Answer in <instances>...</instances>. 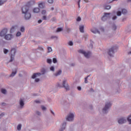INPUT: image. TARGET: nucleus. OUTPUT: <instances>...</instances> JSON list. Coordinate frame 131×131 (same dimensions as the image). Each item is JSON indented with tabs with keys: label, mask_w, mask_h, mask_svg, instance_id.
<instances>
[{
	"label": "nucleus",
	"mask_w": 131,
	"mask_h": 131,
	"mask_svg": "<svg viewBox=\"0 0 131 131\" xmlns=\"http://www.w3.org/2000/svg\"><path fill=\"white\" fill-rule=\"evenodd\" d=\"M23 14H25V18L26 20H29L30 18H31V14L30 13H28V11L29 9L28 7H26V6H24L22 8Z\"/></svg>",
	"instance_id": "f257e3e1"
},
{
	"label": "nucleus",
	"mask_w": 131,
	"mask_h": 131,
	"mask_svg": "<svg viewBox=\"0 0 131 131\" xmlns=\"http://www.w3.org/2000/svg\"><path fill=\"white\" fill-rule=\"evenodd\" d=\"M58 88H64L67 91L69 90V86L68 84H66V80H63L62 85H60V84H57Z\"/></svg>",
	"instance_id": "f03ea898"
},
{
	"label": "nucleus",
	"mask_w": 131,
	"mask_h": 131,
	"mask_svg": "<svg viewBox=\"0 0 131 131\" xmlns=\"http://www.w3.org/2000/svg\"><path fill=\"white\" fill-rule=\"evenodd\" d=\"M78 52L84 55L85 58H90L91 57V52H86L82 50H80L78 51Z\"/></svg>",
	"instance_id": "7ed1b4c3"
},
{
	"label": "nucleus",
	"mask_w": 131,
	"mask_h": 131,
	"mask_svg": "<svg viewBox=\"0 0 131 131\" xmlns=\"http://www.w3.org/2000/svg\"><path fill=\"white\" fill-rule=\"evenodd\" d=\"M15 54H16V49L12 48L11 50V51H10L11 59H10L9 62H12L13 61V60H14V58H13V56H15Z\"/></svg>",
	"instance_id": "20e7f679"
},
{
	"label": "nucleus",
	"mask_w": 131,
	"mask_h": 131,
	"mask_svg": "<svg viewBox=\"0 0 131 131\" xmlns=\"http://www.w3.org/2000/svg\"><path fill=\"white\" fill-rule=\"evenodd\" d=\"M111 103L110 102L105 103V107L103 109V113H107V111L111 107Z\"/></svg>",
	"instance_id": "39448f33"
},
{
	"label": "nucleus",
	"mask_w": 131,
	"mask_h": 131,
	"mask_svg": "<svg viewBox=\"0 0 131 131\" xmlns=\"http://www.w3.org/2000/svg\"><path fill=\"white\" fill-rule=\"evenodd\" d=\"M33 5H35V1L31 0L30 2H28L24 7H26V8L29 9L30 6H33Z\"/></svg>",
	"instance_id": "423d86ee"
},
{
	"label": "nucleus",
	"mask_w": 131,
	"mask_h": 131,
	"mask_svg": "<svg viewBox=\"0 0 131 131\" xmlns=\"http://www.w3.org/2000/svg\"><path fill=\"white\" fill-rule=\"evenodd\" d=\"M74 118V115L73 114H70L67 117V120L68 121H72Z\"/></svg>",
	"instance_id": "0eeeda50"
},
{
	"label": "nucleus",
	"mask_w": 131,
	"mask_h": 131,
	"mask_svg": "<svg viewBox=\"0 0 131 131\" xmlns=\"http://www.w3.org/2000/svg\"><path fill=\"white\" fill-rule=\"evenodd\" d=\"M7 33H8V29H4L0 32V36H5L6 35Z\"/></svg>",
	"instance_id": "6e6552de"
},
{
	"label": "nucleus",
	"mask_w": 131,
	"mask_h": 131,
	"mask_svg": "<svg viewBox=\"0 0 131 131\" xmlns=\"http://www.w3.org/2000/svg\"><path fill=\"white\" fill-rule=\"evenodd\" d=\"M114 49H115V47H113L111 48L108 52V54L110 57H113V54H114Z\"/></svg>",
	"instance_id": "1a4fd4ad"
},
{
	"label": "nucleus",
	"mask_w": 131,
	"mask_h": 131,
	"mask_svg": "<svg viewBox=\"0 0 131 131\" xmlns=\"http://www.w3.org/2000/svg\"><path fill=\"white\" fill-rule=\"evenodd\" d=\"M110 13H104V15L102 17L101 20L102 21H105L108 19V18H110Z\"/></svg>",
	"instance_id": "9d476101"
},
{
	"label": "nucleus",
	"mask_w": 131,
	"mask_h": 131,
	"mask_svg": "<svg viewBox=\"0 0 131 131\" xmlns=\"http://www.w3.org/2000/svg\"><path fill=\"white\" fill-rule=\"evenodd\" d=\"M4 37L5 39H6V40H11V39L13 38V35L8 34L4 36Z\"/></svg>",
	"instance_id": "9b49d317"
},
{
	"label": "nucleus",
	"mask_w": 131,
	"mask_h": 131,
	"mask_svg": "<svg viewBox=\"0 0 131 131\" xmlns=\"http://www.w3.org/2000/svg\"><path fill=\"white\" fill-rule=\"evenodd\" d=\"M125 122H126V120L123 118H121L118 120V123L119 124H122L123 123H125Z\"/></svg>",
	"instance_id": "f8f14e48"
},
{
	"label": "nucleus",
	"mask_w": 131,
	"mask_h": 131,
	"mask_svg": "<svg viewBox=\"0 0 131 131\" xmlns=\"http://www.w3.org/2000/svg\"><path fill=\"white\" fill-rule=\"evenodd\" d=\"M38 7L39 8H40V9H43L45 8V2H41L39 3Z\"/></svg>",
	"instance_id": "ddd939ff"
},
{
	"label": "nucleus",
	"mask_w": 131,
	"mask_h": 131,
	"mask_svg": "<svg viewBox=\"0 0 131 131\" xmlns=\"http://www.w3.org/2000/svg\"><path fill=\"white\" fill-rule=\"evenodd\" d=\"M79 31H80V32H81L82 33H83V32H84V26H83V25L80 26Z\"/></svg>",
	"instance_id": "4468645a"
},
{
	"label": "nucleus",
	"mask_w": 131,
	"mask_h": 131,
	"mask_svg": "<svg viewBox=\"0 0 131 131\" xmlns=\"http://www.w3.org/2000/svg\"><path fill=\"white\" fill-rule=\"evenodd\" d=\"M39 75H41V74L38 73H35L32 76V78L34 79L35 78V77H36L37 76H39Z\"/></svg>",
	"instance_id": "2eb2a0df"
},
{
	"label": "nucleus",
	"mask_w": 131,
	"mask_h": 131,
	"mask_svg": "<svg viewBox=\"0 0 131 131\" xmlns=\"http://www.w3.org/2000/svg\"><path fill=\"white\" fill-rule=\"evenodd\" d=\"M91 31L93 32V33H98V34H100V31L96 29H92Z\"/></svg>",
	"instance_id": "dca6fc26"
},
{
	"label": "nucleus",
	"mask_w": 131,
	"mask_h": 131,
	"mask_svg": "<svg viewBox=\"0 0 131 131\" xmlns=\"http://www.w3.org/2000/svg\"><path fill=\"white\" fill-rule=\"evenodd\" d=\"M40 10L38 8H35L33 9L34 13H39Z\"/></svg>",
	"instance_id": "f3484780"
},
{
	"label": "nucleus",
	"mask_w": 131,
	"mask_h": 131,
	"mask_svg": "<svg viewBox=\"0 0 131 131\" xmlns=\"http://www.w3.org/2000/svg\"><path fill=\"white\" fill-rule=\"evenodd\" d=\"M66 127V122H64L62 124L61 129L59 130V131H62L63 129H65Z\"/></svg>",
	"instance_id": "a211bd4d"
},
{
	"label": "nucleus",
	"mask_w": 131,
	"mask_h": 131,
	"mask_svg": "<svg viewBox=\"0 0 131 131\" xmlns=\"http://www.w3.org/2000/svg\"><path fill=\"white\" fill-rule=\"evenodd\" d=\"M61 73H62V71L59 70L56 73L54 74V75L55 76H59Z\"/></svg>",
	"instance_id": "6ab92c4d"
},
{
	"label": "nucleus",
	"mask_w": 131,
	"mask_h": 131,
	"mask_svg": "<svg viewBox=\"0 0 131 131\" xmlns=\"http://www.w3.org/2000/svg\"><path fill=\"white\" fill-rule=\"evenodd\" d=\"M16 73H17V70L15 69L14 72H12V74L10 75V77L15 76Z\"/></svg>",
	"instance_id": "aec40b11"
},
{
	"label": "nucleus",
	"mask_w": 131,
	"mask_h": 131,
	"mask_svg": "<svg viewBox=\"0 0 131 131\" xmlns=\"http://www.w3.org/2000/svg\"><path fill=\"white\" fill-rule=\"evenodd\" d=\"M20 105L23 107V106H24V102L23 101V99H20Z\"/></svg>",
	"instance_id": "412c9836"
},
{
	"label": "nucleus",
	"mask_w": 131,
	"mask_h": 131,
	"mask_svg": "<svg viewBox=\"0 0 131 131\" xmlns=\"http://www.w3.org/2000/svg\"><path fill=\"white\" fill-rule=\"evenodd\" d=\"M7 2V0H0V6H2L3 4H5Z\"/></svg>",
	"instance_id": "4be33fe9"
},
{
	"label": "nucleus",
	"mask_w": 131,
	"mask_h": 131,
	"mask_svg": "<svg viewBox=\"0 0 131 131\" xmlns=\"http://www.w3.org/2000/svg\"><path fill=\"white\" fill-rule=\"evenodd\" d=\"M130 118H131V115L130 116H129L128 117L127 119L128 121V122H129V124H131V119H130Z\"/></svg>",
	"instance_id": "5701e85b"
},
{
	"label": "nucleus",
	"mask_w": 131,
	"mask_h": 131,
	"mask_svg": "<svg viewBox=\"0 0 131 131\" xmlns=\"http://www.w3.org/2000/svg\"><path fill=\"white\" fill-rule=\"evenodd\" d=\"M104 9L105 10H110V9H111V6L107 5L104 7Z\"/></svg>",
	"instance_id": "b1692460"
},
{
	"label": "nucleus",
	"mask_w": 131,
	"mask_h": 131,
	"mask_svg": "<svg viewBox=\"0 0 131 131\" xmlns=\"http://www.w3.org/2000/svg\"><path fill=\"white\" fill-rule=\"evenodd\" d=\"M1 92L2 94H7V90H6V89H2Z\"/></svg>",
	"instance_id": "393cba45"
},
{
	"label": "nucleus",
	"mask_w": 131,
	"mask_h": 131,
	"mask_svg": "<svg viewBox=\"0 0 131 131\" xmlns=\"http://www.w3.org/2000/svg\"><path fill=\"white\" fill-rule=\"evenodd\" d=\"M62 30H63V28H58L57 30H56V32H60V31H62Z\"/></svg>",
	"instance_id": "a878e982"
},
{
	"label": "nucleus",
	"mask_w": 131,
	"mask_h": 131,
	"mask_svg": "<svg viewBox=\"0 0 131 131\" xmlns=\"http://www.w3.org/2000/svg\"><path fill=\"white\" fill-rule=\"evenodd\" d=\"M122 14H126V13H127V11L126 10V9H122Z\"/></svg>",
	"instance_id": "bb28decb"
},
{
	"label": "nucleus",
	"mask_w": 131,
	"mask_h": 131,
	"mask_svg": "<svg viewBox=\"0 0 131 131\" xmlns=\"http://www.w3.org/2000/svg\"><path fill=\"white\" fill-rule=\"evenodd\" d=\"M47 13V11L43 10L41 11V14L42 15H46V14Z\"/></svg>",
	"instance_id": "cd10ccee"
},
{
	"label": "nucleus",
	"mask_w": 131,
	"mask_h": 131,
	"mask_svg": "<svg viewBox=\"0 0 131 131\" xmlns=\"http://www.w3.org/2000/svg\"><path fill=\"white\" fill-rule=\"evenodd\" d=\"M116 29H117V27H116V26L115 25H114L113 26V30H116Z\"/></svg>",
	"instance_id": "c85d7f7f"
},
{
	"label": "nucleus",
	"mask_w": 131,
	"mask_h": 131,
	"mask_svg": "<svg viewBox=\"0 0 131 131\" xmlns=\"http://www.w3.org/2000/svg\"><path fill=\"white\" fill-rule=\"evenodd\" d=\"M25 30V28H24V27H22L20 28V31L21 32H24Z\"/></svg>",
	"instance_id": "c756f323"
},
{
	"label": "nucleus",
	"mask_w": 131,
	"mask_h": 131,
	"mask_svg": "<svg viewBox=\"0 0 131 131\" xmlns=\"http://www.w3.org/2000/svg\"><path fill=\"white\" fill-rule=\"evenodd\" d=\"M20 35H21V32H17L16 34V36L18 37V36H20Z\"/></svg>",
	"instance_id": "7c9ffc66"
},
{
	"label": "nucleus",
	"mask_w": 131,
	"mask_h": 131,
	"mask_svg": "<svg viewBox=\"0 0 131 131\" xmlns=\"http://www.w3.org/2000/svg\"><path fill=\"white\" fill-rule=\"evenodd\" d=\"M17 130H20L21 129V124H18L17 127Z\"/></svg>",
	"instance_id": "2f4dec72"
},
{
	"label": "nucleus",
	"mask_w": 131,
	"mask_h": 131,
	"mask_svg": "<svg viewBox=\"0 0 131 131\" xmlns=\"http://www.w3.org/2000/svg\"><path fill=\"white\" fill-rule=\"evenodd\" d=\"M9 52V50L7 49H4V54H7V53Z\"/></svg>",
	"instance_id": "473e14b6"
},
{
	"label": "nucleus",
	"mask_w": 131,
	"mask_h": 131,
	"mask_svg": "<svg viewBox=\"0 0 131 131\" xmlns=\"http://www.w3.org/2000/svg\"><path fill=\"white\" fill-rule=\"evenodd\" d=\"M41 109L43 111L47 110V107L43 105L41 106Z\"/></svg>",
	"instance_id": "72a5a7b5"
},
{
	"label": "nucleus",
	"mask_w": 131,
	"mask_h": 131,
	"mask_svg": "<svg viewBox=\"0 0 131 131\" xmlns=\"http://www.w3.org/2000/svg\"><path fill=\"white\" fill-rule=\"evenodd\" d=\"M48 3H49V4H53L54 3V1L53 0H48Z\"/></svg>",
	"instance_id": "f704fd0d"
},
{
	"label": "nucleus",
	"mask_w": 131,
	"mask_h": 131,
	"mask_svg": "<svg viewBox=\"0 0 131 131\" xmlns=\"http://www.w3.org/2000/svg\"><path fill=\"white\" fill-rule=\"evenodd\" d=\"M117 16H121V12H120V11H118V12H117Z\"/></svg>",
	"instance_id": "c9c22d12"
},
{
	"label": "nucleus",
	"mask_w": 131,
	"mask_h": 131,
	"mask_svg": "<svg viewBox=\"0 0 131 131\" xmlns=\"http://www.w3.org/2000/svg\"><path fill=\"white\" fill-rule=\"evenodd\" d=\"M47 63H49V64H51L52 63V60L50 59H47Z\"/></svg>",
	"instance_id": "e433bc0d"
},
{
	"label": "nucleus",
	"mask_w": 131,
	"mask_h": 131,
	"mask_svg": "<svg viewBox=\"0 0 131 131\" xmlns=\"http://www.w3.org/2000/svg\"><path fill=\"white\" fill-rule=\"evenodd\" d=\"M48 50L49 53H50V52H52V48H51V47H48Z\"/></svg>",
	"instance_id": "4c0bfd02"
},
{
	"label": "nucleus",
	"mask_w": 131,
	"mask_h": 131,
	"mask_svg": "<svg viewBox=\"0 0 131 131\" xmlns=\"http://www.w3.org/2000/svg\"><path fill=\"white\" fill-rule=\"evenodd\" d=\"M69 46H73V42L71 41L69 42Z\"/></svg>",
	"instance_id": "58836bf2"
},
{
	"label": "nucleus",
	"mask_w": 131,
	"mask_h": 131,
	"mask_svg": "<svg viewBox=\"0 0 131 131\" xmlns=\"http://www.w3.org/2000/svg\"><path fill=\"white\" fill-rule=\"evenodd\" d=\"M53 63H56L57 62V59H56L55 58H54L53 59Z\"/></svg>",
	"instance_id": "ea45409f"
},
{
	"label": "nucleus",
	"mask_w": 131,
	"mask_h": 131,
	"mask_svg": "<svg viewBox=\"0 0 131 131\" xmlns=\"http://www.w3.org/2000/svg\"><path fill=\"white\" fill-rule=\"evenodd\" d=\"M50 70H51V71H54L55 69H54V67H51L50 68Z\"/></svg>",
	"instance_id": "a19ab883"
},
{
	"label": "nucleus",
	"mask_w": 131,
	"mask_h": 131,
	"mask_svg": "<svg viewBox=\"0 0 131 131\" xmlns=\"http://www.w3.org/2000/svg\"><path fill=\"white\" fill-rule=\"evenodd\" d=\"M78 8H80V0L78 1Z\"/></svg>",
	"instance_id": "79ce46f5"
},
{
	"label": "nucleus",
	"mask_w": 131,
	"mask_h": 131,
	"mask_svg": "<svg viewBox=\"0 0 131 131\" xmlns=\"http://www.w3.org/2000/svg\"><path fill=\"white\" fill-rule=\"evenodd\" d=\"M88 77H89V76L85 78V80H84L85 83H88V80H87Z\"/></svg>",
	"instance_id": "37998d69"
},
{
	"label": "nucleus",
	"mask_w": 131,
	"mask_h": 131,
	"mask_svg": "<svg viewBox=\"0 0 131 131\" xmlns=\"http://www.w3.org/2000/svg\"><path fill=\"white\" fill-rule=\"evenodd\" d=\"M16 27V26H13L11 30H10V31H13V30H14V29H15V28Z\"/></svg>",
	"instance_id": "c03bdc74"
},
{
	"label": "nucleus",
	"mask_w": 131,
	"mask_h": 131,
	"mask_svg": "<svg viewBox=\"0 0 131 131\" xmlns=\"http://www.w3.org/2000/svg\"><path fill=\"white\" fill-rule=\"evenodd\" d=\"M117 19V16H115L113 17V20H116Z\"/></svg>",
	"instance_id": "a18cd8bd"
},
{
	"label": "nucleus",
	"mask_w": 131,
	"mask_h": 131,
	"mask_svg": "<svg viewBox=\"0 0 131 131\" xmlns=\"http://www.w3.org/2000/svg\"><path fill=\"white\" fill-rule=\"evenodd\" d=\"M42 19L43 20H47V16L46 15L43 16L42 17Z\"/></svg>",
	"instance_id": "49530a36"
},
{
	"label": "nucleus",
	"mask_w": 131,
	"mask_h": 131,
	"mask_svg": "<svg viewBox=\"0 0 131 131\" xmlns=\"http://www.w3.org/2000/svg\"><path fill=\"white\" fill-rule=\"evenodd\" d=\"M81 20V18L80 17H78L77 18V21H80Z\"/></svg>",
	"instance_id": "de8ad7c7"
},
{
	"label": "nucleus",
	"mask_w": 131,
	"mask_h": 131,
	"mask_svg": "<svg viewBox=\"0 0 131 131\" xmlns=\"http://www.w3.org/2000/svg\"><path fill=\"white\" fill-rule=\"evenodd\" d=\"M35 81L36 82H38V81H39V78L35 79Z\"/></svg>",
	"instance_id": "09e8293b"
},
{
	"label": "nucleus",
	"mask_w": 131,
	"mask_h": 131,
	"mask_svg": "<svg viewBox=\"0 0 131 131\" xmlns=\"http://www.w3.org/2000/svg\"><path fill=\"white\" fill-rule=\"evenodd\" d=\"M100 31H101V32H104V28H100Z\"/></svg>",
	"instance_id": "8fccbe9b"
},
{
	"label": "nucleus",
	"mask_w": 131,
	"mask_h": 131,
	"mask_svg": "<svg viewBox=\"0 0 131 131\" xmlns=\"http://www.w3.org/2000/svg\"><path fill=\"white\" fill-rule=\"evenodd\" d=\"M77 89L78 91H81V87L80 86H78L77 87Z\"/></svg>",
	"instance_id": "3c124183"
},
{
	"label": "nucleus",
	"mask_w": 131,
	"mask_h": 131,
	"mask_svg": "<svg viewBox=\"0 0 131 131\" xmlns=\"http://www.w3.org/2000/svg\"><path fill=\"white\" fill-rule=\"evenodd\" d=\"M35 103H37V104H38V103H40V101H39V100H35Z\"/></svg>",
	"instance_id": "603ef678"
},
{
	"label": "nucleus",
	"mask_w": 131,
	"mask_h": 131,
	"mask_svg": "<svg viewBox=\"0 0 131 131\" xmlns=\"http://www.w3.org/2000/svg\"><path fill=\"white\" fill-rule=\"evenodd\" d=\"M41 22H42V20H41V19H39L38 20V23H39V24L41 23Z\"/></svg>",
	"instance_id": "864d4df0"
},
{
	"label": "nucleus",
	"mask_w": 131,
	"mask_h": 131,
	"mask_svg": "<svg viewBox=\"0 0 131 131\" xmlns=\"http://www.w3.org/2000/svg\"><path fill=\"white\" fill-rule=\"evenodd\" d=\"M36 114H37V115H40V112H37Z\"/></svg>",
	"instance_id": "5fc2aeb1"
},
{
	"label": "nucleus",
	"mask_w": 131,
	"mask_h": 131,
	"mask_svg": "<svg viewBox=\"0 0 131 131\" xmlns=\"http://www.w3.org/2000/svg\"><path fill=\"white\" fill-rule=\"evenodd\" d=\"M67 31H70V29L67 28Z\"/></svg>",
	"instance_id": "6e6d98bb"
},
{
	"label": "nucleus",
	"mask_w": 131,
	"mask_h": 131,
	"mask_svg": "<svg viewBox=\"0 0 131 131\" xmlns=\"http://www.w3.org/2000/svg\"><path fill=\"white\" fill-rule=\"evenodd\" d=\"M45 73H46V70H43V72H42V74H45Z\"/></svg>",
	"instance_id": "4d7b16f0"
},
{
	"label": "nucleus",
	"mask_w": 131,
	"mask_h": 131,
	"mask_svg": "<svg viewBox=\"0 0 131 131\" xmlns=\"http://www.w3.org/2000/svg\"><path fill=\"white\" fill-rule=\"evenodd\" d=\"M51 113H52V114H53V115H55V114L54 113V112H53V111H51Z\"/></svg>",
	"instance_id": "13d9d810"
},
{
	"label": "nucleus",
	"mask_w": 131,
	"mask_h": 131,
	"mask_svg": "<svg viewBox=\"0 0 131 131\" xmlns=\"http://www.w3.org/2000/svg\"><path fill=\"white\" fill-rule=\"evenodd\" d=\"M3 115H4L3 114H1L0 115V118H1V117H2V116H3Z\"/></svg>",
	"instance_id": "bf43d9fd"
},
{
	"label": "nucleus",
	"mask_w": 131,
	"mask_h": 131,
	"mask_svg": "<svg viewBox=\"0 0 131 131\" xmlns=\"http://www.w3.org/2000/svg\"><path fill=\"white\" fill-rule=\"evenodd\" d=\"M84 1L85 2V3H88V0H84Z\"/></svg>",
	"instance_id": "052dcab7"
},
{
	"label": "nucleus",
	"mask_w": 131,
	"mask_h": 131,
	"mask_svg": "<svg viewBox=\"0 0 131 131\" xmlns=\"http://www.w3.org/2000/svg\"><path fill=\"white\" fill-rule=\"evenodd\" d=\"M129 2H131V0H127L128 3H129Z\"/></svg>",
	"instance_id": "680f3d73"
},
{
	"label": "nucleus",
	"mask_w": 131,
	"mask_h": 131,
	"mask_svg": "<svg viewBox=\"0 0 131 131\" xmlns=\"http://www.w3.org/2000/svg\"><path fill=\"white\" fill-rule=\"evenodd\" d=\"M91 92H94V90L93 89H91Z\"/></svg>",
	"instance_id": "e2e57ef3"
},
{
	"label": "nucleus",
	"mask_w": 131,
	"mask_h": 131,
	"mask_svg": "<svg viewBox=\"0 0 131 131\" xmlns=\"http://www.w3.org/2000/svg\"><path fill=\"white\" fill-rule=\"evenodd\" d=\"M71 66H74V64H71Z\"/></svg>",
	"instance_id": "0e129e2a"
},
{
	"label": "nucleus",
	"mask_w": 131,
	"mask_h": 131,
	"mask_svg": "<svg viewBox=\"0 0 131 131\" xmlns=\"http://www.w3.org/2000/svg\"><path fill=\"white\" fill-rule=\"evenodd\" d=\"M85 36H86V37H88V35H85V36H84V37H85Z\"/></svg>",
	"instance_id": "69168bd1"
},
{
	"label": "nucleus",
	"mask_w": 131,
	"mask_h": 131,
	"mask_svg": "<svg viewBox=\"0 0 131 131\" xmlns=\"http://www.w3.org/2000/svg\"><path fill=\"white\" fill-rule=\"evenodd\" d=\"M51 10L53 11V10H54V8H51Z\"/></svg>",
	"instance_id": "338daca9"
},
{
	"label": "nucleus",
	"mask_w": 131,
	"mask_h": 131,
	"mask_svg": "<svg viewBox=\"0 0 131 131\" xmlns=\"http://www.w3.org/2000/svg\"><path fill=\"white\" fill-rule=\"evenodd\" d=\"M91 46H92V48H93V45H92Z\"/></svg>",
	"instance_id": "774afa93"
}]
</instances>
